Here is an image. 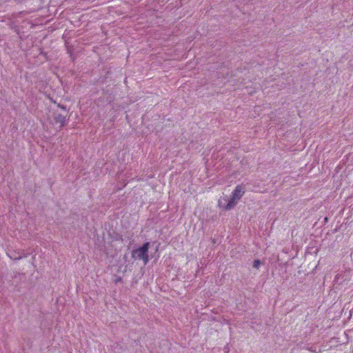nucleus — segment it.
Listing matches in <instances>:
<instances>
[{
  "label": "nucleus",
  "instance_id": "obj_1",
  "mask_svg": "<svg viewBox=\"0 0 353 353\" xmlns=\"http://www.w3.org/2000/svg\"><path fill=\"white\" fill-rule=\"evenodd\" d=\"M150 248V243L146 242L139 248L133 250L132 252V258L134 261H142L144 265H147L149 262L148 250Z\"/></svg>",
  "mask_w": 353,
  "mask_h": 353
},
{
  "label": "nucleus",
  "instance_id": "obj_2",
  "mask_svg": "<svg viewBox=\"0 0 353 353\" xmlns=\"http://www.w3.org/2000/svg\"><path fill=\"white\" fill-rule=\"evenodd\" d=\"M245 193V187L243 185H237L232 192V197L225 206V210H230L234 208L237 201L242 197Z\"/></svg>",
  "mask_w": 353,
  "mask_h": 353
},
{
  "label": "nucleus",
  "instance_id": "obj_3",
  "mask_svg": "<svg viewBox=\"0 0 353 353\" xmlns=\"http://www.w3.org/2000/svg\"><path fill=\"white\" fill-rule=\"evenodd\" d=\"M54 121L56 123L59 124V127L62 128L64 126L68 121L67 117L61 114H54Z\"/></svg>",
  "mask_w": 353,
  "mask_h": 353
},
{
  "label": "nucleus",
  "instance_id": "obj_4",
  "mask_svg": "<svg viewBox=\"0 0 353 353\" xmlns=\"http://www.w3.org/2000/svg\"><path fill=\"white\" fill-rule=\"evenodd\" d=\"M260 265H261V261L259 260H258V259L254 260V263H253V267L254 268L258 269L260 267Z\"/></svg>",
  "mask_w": 353,
  "mask_h": 353
},
{
  "label": "nucleus",
  "instance_id": "obj_5",
  "mask_svg": "<svg viewBox=\"0 0 353 353\" xmlns=\"http://www.w3.org/2000/svg\"><path fill=\"white\" fill-rule=\"evenodd\" d=\"M59 107L60 108H61L62 110H66V108H65V106H64V105H59Z\"/></svg>",
  "mask_w": 353,
  "mask_h": 353
}]
</instances>
